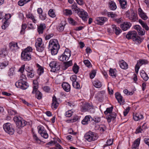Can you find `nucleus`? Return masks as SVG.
Listing matches in <instances>:
<instances>
[{
    "instance_id": "f257e3e1",
    "label": "nucleus",
    "mask_w": 149,
    "mask_h": 149,
    "mask_svg": "<svg viewBox=\"0 0 149 149\" xmlns=\"http://www.w3.org/2000/svg\"><path fill=\"white\" fill-rule=\"evenodd\" d=\"M49 47L50 49L52 55L56 54L60 48L58 40L56 39L51 40L49 42Z\"/></svg>"
},
{
    "instance_id": "f03ea898",
    "label": "nucleus",
    "mask_w": 149,
    "mask_h": 149,
    "mask_svg": "<svg viewBox=\"0 0 149 149\" xmlns=\"http://www.w3.org/2000/svg\"><path fill=\"white\" fill-rule=\"evenodd\" d=\"M126 38L128 39H132L133 41L140 43L141 42V39L136 35V32L134 31H130L126 35Z\"/></svg>"
},
{
    "instance_id": "7ed1b4c3",
    "label": "nucleus",
    "mask_w": 149,
    "mask_h": 149,
    "mask_svg": "<svg viewBox=\"0 0 149 149\" xmlns=\"http://www.w3.org/2000/svg\"><path fill=\"white\" fill-rule=\"evenodd\" d=\"M85 139L87 141L91 142L96 140L98 137L96 134L91 131L86 133L84 136Z\"/></svg>"
},
{
    "instance_id": "20e7f679",
    "label": "nucleus",
    "mask_w": 149,
    "mask_h": 149,
    "mask_svg": "<svg viewBox=\"0 0 149 149\" xmlns=\"http://www.w3.org/2000/svg\"><path fill=\"white\" fill-rule=\"evenodd\" d=\"M13 119L19 128L20 127H23L26 125V122L23 120L19 116H15Z\"/></svg>"
},
{
    "instance_id": "39448f33",
    "label": "nucleus",
    "mask_w": 149,
    "mask_h": 149,
    "mask_svg": "<svg viewBox=\"0 0 149 149\" xmlns=\"http://www.w3.org/2000/svg\"><path fill=\"white\" fill-rule=\"evenodd\" d=\"M15 85L17 88L23 90H25L29 87L28 84L22 79H20L16 82Z\"/></svg>"
},
{
    "instance_id": "423d86ee",
    "label": "nucleus",
    "mask_w": 149,
    "mask_h": 149,
    "mask_svg": "<svg viewBox=\"0 0 149 149\" xmlns=\"http://www.w3.org/2000/svg\"><path fill=\"white\" fill-rule=\"evenodd\" d=\"M35 46L38 51L41 52L44 50L45 47L44 45L42 43V40L41 38H38L37 39Z\"/></svg>"
},
{
    "instance_id": "0eeeda50",
    "label": "nucleus",
    "mask_w": 149,
    "mask_h": 149,
    "mask_svg": "<svg viewBox=\"0 0 149 149\" xmlns=\"http://www.w3.org/2000/svg\"><path fill=\"white\" fill-rule=\"evenodd\" d=\"M126 16L132 22H135L137 21L138 19L137 15L132 11L130 13L129 11L127 12L126 14Z\"/></svg>"
},
{
    "instance_id": "6e6552de",
    "label": "nucleus",
    "mask_w": 149,
    "mask_h": 149,
    "mask_svg": "<svg viewBox=\"0 0 149 149\" xmlns=\"http://www.w3.org/2000/svg\"><path fill=\"white\" fill-rule=\"evenodd\" d=\"M3 127L4 130L9 134L13 135L14 134V130L10 123H8L4 124Z\"/></svg>"
},
{
    "instance_id": "1a4fd4ad",
    "label": "nucleus",
    "mask_w": 149,
    "mask_h": 149,
    "mask_svg": "<svg viewBox=\"0 0 149 149\" xmlns=\"http://www.w3.org/2000/svg\"><path fill=\"white\" fill-rule=\"evenodd\" d=\"M38 133L41 136L45 139L48 138V135L44 127L42 126H39L38 127Z\"/></svg>"
},
{
    "instance_id": "9d476101",
    "label": "nucleus",
    "mask_w": 149,
    "mask_h": 149,
    "mask_svg": "<svg viewBox=\"0 0 149 149\" xmlns=\"http://www.w3.org/2000/svg\"><path fill=\"white\" fill-rule=\"evenodd\" d=\"M49 66L54 70V72L57 71L60 69L59 65L56 61H52L49 63Z\"/></svg>"
},
{
    "instance_id": "9b49d317",
    "label": "nucleus",
    "mask_w": 149,
    "mask_h": 149,
    "mask_svg": "<svg viewBox=\"0 0 149 149\" xmlns=\"http://www.w3.org/2000/svg\"><path fill=\"white\" fill-rule=\"evenodd\" d=\"M107 20V19L106 17H98L96 18L95 22L98 24L102 25Z\"/></svg>"
},
{
    "instance_id": "f8f14e48",
    "label": "nucleus",
    "mask_w": 149,
    "mask_h": 149,
    "mask_svg": "<svg viewBox=\"0 0 149 149\" xmlns=\"http://www.w3.org/2000/svg\"><path fill=\"white\" fill-rule=\"evenodd\" d=\"M21 58L22 59L25 61L29 60L31 58L30 53L22 51L21 54Z\"/></svg>"
},
{
    "instance_id": "ddd939ff",
    "label": "nucleus",
    "mask_w": 149,
    "mask_h": 149,
    "mask_svg": "<svg viewBox=\"0 0 149 149\" xmlns=\"http://www.w3.org/2000/svg\"><path fill=\"white\" fill-rule=\"evenodd\" d=\"M25 70L27 72V76L29 77L32 78L34 76V71L32 68L30 67L29 66L26 67Z\"/></svg>"
},
{
    "instance_id": "4468645a",
    "label": "nucleus",
    "mask_w": 149,
    "mask_h": 149,
    "mask_svg": "<svg viewBox=\"0 0 149 149\" xmlns=\"http://www.w3.org/2000/svg\"><path fill=\"white\" fill-rule=\"evenodd\" d=\"M79 17L84 21H86L88 18V13L83 10H81L79 13Z\"/></svg>"
},
{
    "instance_id": "2eb2a0df",
    "label": "nucleus",
    "mask_w": 149,
    "mask_h": 149,
    "mask_svg": "<svg viewBox=\"0 0 149 149\" xmlns=\"http://www.w3.org/2000/svg\"><path fill=\"white\" fill-rule=\"evenodd\" d=\"M148 61L147 60H144L140 61L139 62H138L136 65L135 67V71L136 73L137 74L139 70V68L140 66L143 64H147Z\"/></svg>"
},
{
    "instance_id": "dca6fc26",
    "label": "nucleus",
    "mask_w": 149,
    "mask_h": 149,
    "mask_svg": "<svg viewBox=\"0 0 149 149\" xmlns=\"http://www.w3.org/2000/svg\"><path fill=\"white\" fill-rule=\"evenodd\" d=\"M131 26V24L128 22H124L120 25V27L124 31H126Z\"/></svg>"
},
{
    "instance_id": "f3484780",
    "label": "nucleus",
    "mask_w": 149,
    "mask_h": 149,
    "mask_svg": "<svg viewBox=\"0 0 149 149\" xmlns=\"http://www.w3.org/2000/svg\"><path fill=\"white\" fill-rule=\"evenodd\" d=\"M138 14L140 17L143 19L146 20L147 19L148 17L141 8H139L138 9Z\"/></svg>"
},
{
    "instance_id": "a211bd4d",
    "label": "nucleus",
    "mask_w": 149,
    "mask_h": 149,
    "mask_svg": "<svg viewBox=\"0 0 149 149\" xmlns=\"http://www.w3.org/2000/svg\"><path fill=\"white\" fill-rule=\"evenodd\" d=\"M116 98L118 100V102L120 104H123L124 102V100H123V97L121 95L118 93L117 92L115 94Z\"/></svg>"
},
{
    "instance_id": "6ab92c4d",
    "label": "nucleus",
    "mask_w": 149,
    "mask_h": 149,
    "mask_svg": "<svg viewBox=\"0 0 149 149\" xmlns=\"http://www.w3.org/2000/svg\"><path fill=\"white\" fill-rule=\"evenodd\" d=\"M9 46L10 49L12 50H17L19 48L17 43L14 42H10Z\"/></svg>"
},
{
    "instance_id": "aec40b11",
    "label": "nucleus",
    "mask_w": 149,
    "mask_h": 149,
    "mask_svg": "<svg viewBox=\"0 0 149 149\" xmlns=\"http://www.w3.org/2000/svg\"><path fill=\"white\" fill-rule=\"evenodd\" d=\"M62 87L63 89L66 92H68L70 90V85L67 82H63L62 85Z\"/></svg>"
},
{
    "instance_id": "412c9836",
    "label": "nucleus",
    "mask_w": 149,
    "mask_h": 149,
    "mask_svg": "<svg viewBox=\"0 0 149 149\" xmlns=\"http://www.w3.org/2000/svg\"><path fill=\"white\" fill-rule=\"evenodd\" d=\"M140 142V139H137L134 142L132 146V149H138V147Z\"/></svg>"
},
{
    "instance_id": "4be33fe9",
    "label": "nucleus",
    "mask_w": 149,
    "mask_h": 149,
    "mask_svg": "<svg viewBox=\"0 0 149 149\" xmlns=\"http://www.w3.org/2000/svg\"><path fill=\"white\" fill-rule=\"evenodd\" d=\"M111 27L114 32L116 35H119L121 32V30L118 27H117L115 25H112Z\"/></svg>"
},
{
    "instance_id": "5701e85b",
    "label": "nucleus",
    "mask_w": 149,
    "mask_h": 149,
    "mask_svg": "<svg viewBox=\"0 0 149 149\" xmlns=\"http://www.w3.org/2000/svg\"><path fill=\"white\" fill-rule=\"evenodd\" d=\"M46 26L45 24H41L38 26V31L39 34L43 33L44 30L45 29Z\"/></svg>"
},
{
    "instance_id": "b1692460",
    "label": "nucleus",
    "mask_w": 149,
    "mask_h": 149,
    "mask_svg": "<svg viewBox=\"0 0 149 149\" xmlns=\"http://www.w3.org/2000/svg\"><path fill=\"white\" fill-rule=\"evenodd\" d=\"M93 83L94 86L97 88H100L102 85V83L98 80H94Z\"/></svg>"
},
{
    "instance_id": "393cba45",
    "label": "nucleus",
    "mask_w": 149,
    "mask_h": 149,
    "mask_svg": "<svg viewBox=\"0 0 149 149\" xmlns=\"http://www.w3.org/2000/svg\"><path fill=\"white\" fill-rule=\"evenodd\" d=\"M91 117L90 116H87L82 121V123L84 125L88 124L90 121V119Z\"/></svg>"
},
{
    "instance_id": "a878e982",
    "label": "nucleus",
    "mask_w": 149,
    "mask_h": 149,
    "mask_svg": "<svg viewBox=\"0 0 149 149\" xmlns=\"http://www.w3.org/2000/svg\"><path fill=\"white\" fill-rule=\"evenodd\" d=\"M143 118V116L140 113H137L135 115H133V118L135 121H138L142 119Z\"/></svg>"
},
{
    "instance_id": "bb28decb",
    "label": "nucleus",
    "mask_w": 149,
    "mask_h": 149,
    "mask_svg": "<svg viewBox=\"0 0 149 149\" xmlns=\"http://www.w3.org/2000/svg\"><path fill=\"white\" fill-rule=\"evenodd\" d=\"M120 66L123 69H127L128 68V65L127 63L124 61L122 60L120 62Z\"/></svg>"
},
{
    "instance_id": "cd10ccee",
    "label": "nucleus",
    "mask_w": 149,
    "mask_h": 149,
    "mask_svg": "<svg viewBox=\"0 0 149 149\" xmlns=\"http://www.w3.org/2000/svg\"><path fill=\"white\" fill-rule=\"evenodd\" d=\"M109 7L112 10H115L117 8V6L115 3L113 1H111L109 3Z\"/></svg>"
},
{
    "instance_id": "c85d7f7f",
    "label": "nucleus",
    "mask_w": 149,
    "mask_h": 149,
    "mask_svg": "<svg viewBox=\"0 0 149 149\" xmlns=\"http://www.w3.org/2000/svg\"><path fill=\"white\" fill-rule=\"evenodd\" d=\"M93 108L92 106L89 104L87 103L86 105L82 107V111L85 112L88 111L90 109Z\"/></svg>"
},
{
    "instance_id": "c756f323",
    "label": "nucleus",
    "mask_w": 149,
    "mask_h": 149,
    "mask_svg": "<svg viewBox=\"0 0 149 149\" xmlns=\"http://www.w3.org/2000/svg\"><path fill=\"white\" fill-rule=\"evenodd\" d=\"M140 74L141 77L144 80L146 81L148 80V77L144 71L142 70L140 72Z\"/></svg>"
},
{
    "instance_id": "7c9ffc66",
    "label": "nucleus",
    "mask_w": 149,
    "mask_h": 149,
    "mask_svg": "<svg viewBox=\"0 0 149 149\" xmlns=\"http://www.w3.org/2000/svg\"><path fill=\"white\" fill-rule=\"evenodd\" d=\"M119 1L121 8L124 9L126 7L127 2L125 0H118Z\"/></svg>"
},
{
    "instance_id": "2f4dec72",
    "label": "nucleus",
    "mask_w": 149,
    "mask_h": 149,
    "mask_svg": "<svg viewBox=\"0 0 149 149\" xmlns=\"http://www.w3.org/2000/svg\"><path fill=\"white\" fill-rule=\"evenodd\" d=\"M139 22L141 24L143 28L145 29L146 30L148 31L149 30V28L146 23L141 19H139Z\"/></svg>"
},
{
    "instance_id": "473e14b6",
    "label": "nucleus",
    "mask_w": 149,
    "mask_h": 149,
    "mask_svg": "<svg viewBox=\"0 0 149 149\" xmlns=\"http://www.w3.org/2000/svg\"><path fill=\"white\" fill-rule=\"evenodd\" d=\"M36 66L38 68L37 73L39 75H41L44 72L43 68L38 64H36Z\"/></svg>"
},
{
    "instance_id": "72a5a7b5",
    "label": "nucleus",
    "mask_w": 149,
    "mask_h": 149,
    "mask_svg": "<svg viewBox=\"0 0 149 149\" xmlns=\"http://www.w3.org/2000/svg\"><path fill=\"white\" fill-rule=\"evenodd\" d=\"M71 51L70 50L68 49H66L63 54L65 55V56L69 59V58L71 56Z\"/></svg>"
},
{
    "instance_id": "f704fd0d",
    "label": "nucleus",
    "mask_w": 149,
    "mask_h": 149,
    "mask_svg": "<svg viewBox=\"0 0 149 149\" xmlns=\"http://www.w3.org/2000/svg\"><path fill=\"white\" fill-rule=\"evenodd\" d=\"M72 9L73 11L78 13H79V12L81 10V9L79 8L77 6L76 4H73L72 6Z\"/></svg>"
},
{
    "instance_id": "c9c22d12",
    "label": "nucleus",
    "mask_w": 149,
    "mask_h": 149,
    "mask_svg": "<svg viewBox=\"0 0 149 149\" xmlns=\"http://www.w3.org/2000/svg\"><path fill=\"white\" fill-rule=\"evenodd\" d=\"M63 14L66 16H70L72 14V12L71 10L66 9L63 11Z\"/></svg>"
},
{
    "instance_id": "e433bc0d",
    "label": "nucleus",
    "mask_w": 149,
    "mask_h": 149,
    "mask_svg": "<svg viewBox=\"0 0 149 149\" xmlns=\"http://www.w3.org/2000/svg\"><path fill=\"white\" fill-rule=\"evenodd\" d=\"M58 59L60 61L63 62L65 61H67L68 60V59L67 57L65 56L63 54L59 56Z\"/></svg>"
},
{
    "instance_id": "4c0bfd02",
    "label": "nucleus",
    "mask_w": 149,
    "mask_h": 149,
    "mask_svg": "<svg viewBox=\"0 0 149 149\" xmlns=\"http://www.w3.org/2000/svg\"><path fill=\"white\" fill-rule=\"evenodd\" d=\"M26 16L27 18L31 19L34 23H36V21L35 19L34 16L32 14L29 13L27 14Z\"/></svg>"
},
{
    "instance_id": "58836bf2",
    "label": "nucleus",
    "mask_w": 149,
    "mask_h": 149,
    "mask_svg": "<svg viewBox=\"0 0 149 149\" xmlns=\"http://www.w3.org/2000/svg\"><path fill=\"white\" fill-rule=\"evenodd\" d=\"M79 69V67L76 63H75L73 67L72 70L73 72L75 74H77L78 73V70Z\"/></svg>"
},
{
    "instance_id": "ea45409f",
    "label": "nucleus",
    "mask_w": 149,
    "mask_h": 149,
    "mask_svg": "<svg viewBox=\"0 0 149 149\" xmlns=\"http://www.w3.org/2000/svg\"><path fill=\"white\" fill-rule=\"evenodd\" d=\"M72 64V62L71 61H70L68 62H64L65 70L69 66H71Z\"/></svg>"
},
{
    "instance_id": "a19ab883",
    "label": "nucleus",
    "mask_w": 149,
    "mask_h": 149,
    "mask_svg": "<svg viewBox=\"0 0 149 149\" xmlns=\"http://www.w3.org/2000/svg\"><path fill=\"white\" fill-rule=\"evenodd\" d=\"M68 22L69 23L73 25H76L77 24V22L71 18L68 19Z\"/></svg>"
},
{
    "instance_id": "79ce46f5",
    "label": "nucleus",
    "mask_w": 149,
    "mask_h": 149,
    "mask_svg": "<svg viewBox=\"0 0 149 149\" xmlns=\"http://www.w3.org/2000/svg\"><path fill=\"white\" fill-rule=\"evenodd\" d=\"M109 74L112 77H115L116 73L115 70L110 69L109 70Z\"/></svg>"
},
{
    "instance_id": "37998d69",
    "label": "nucleus",
    "mask_w": 149,
    "mask_h": 149,
    "mask_svg": "<svg viewBox=\"0 0 149 149\" xmlns=\"http://www.w3.org/2000/svg\"><path fill=\"white\" fill-rule=\"evenodd\" d=\"M72 86L76 89H79L80 88V85L78 82L76 81H74L72 82Z\"/></svg>"
},
{
    "instance_id": "c03bdc74",
    "label": "nucleus",
    "mask_w": 149,
    "mask_h": 149,
    "mask_svg": "<svg viewBox=\"0 0 149 149\" xmlns=\"http://www.w3.org/2000/svg\"><path fill=\"white\" fill-rule=\"evenodd\" d=\"M65 25L60 24L57 27V30L59 31H63Z\"/></svg>"
},
{
    "instance_id": "a18cd8bd",
    "label": "nucleus",
    "mask_w": 149,
    "mask_h": 149,
    "mask_svg": "<svg viewBox=\"0 0 149 149\" xmlns=\"http://www.w3.org/2000/svg\"><path fill=\"white\" fill-rule=\"evenodd\" d=\"M33 139L36 141V142L38 143H40V142L41 141L38 138L36 134L33 133Z\"/></svg>"
},
{
    "instance_id": "49530a36",
    "label": "nucleus",
    "mask_w": 149,
    "mask_h": 149,
    "mask_svg": "<svg viewBox=\"0 0 149 149\" xmlns=\"http://www.w3.org/2000/svg\"><path fill=\"white\" fill-rule=\"evenodd\" d=\"M107 16L109 17L113 18L116 17L117 15L115 13L112 12H108L107 13Z\"/></svg>"
},
{
    "instance_id": "de8ad7c7",
    "label": "nucleus",
    "mask_w": 149,
    "mask_h": 149,
    "mask_svg": "<svg viewBox=\"0 0 149 149\" xmlns=\"http://www.w3.org/2000/svg\"><path fill=\"white\" fill-rule=\"evenodd\" d=\"M48 13L49 15L52 17H54L56 16L55 14L52 9H50L48 11Z\"/></svg>"
},
{
    "instance_id": "09e8293b",
    "label": "nucleus",
    "mask_w": 149,
    "mask_h": 149,
    "mask_svg": "<svg viewBox=\"0 0 149 149\" xmlns=\"http://www.w3.org/2000/svg\"><path fill=\"white\" fill-rule=\"evenodd\" d=\"M7 54V52L6 48H3L0 50V55H3L4 56H5Z\"/></svg>"
},
{
    "instance_id": "8fccbe9b",
    "label": "nucleus",
    "mask_w": 149,
    "mask_h": 149,
    "mask_svg": "<svg viewBox=\"0 0 149 149\" xmlns=\"http://www.w3.org/2000/svg\"><path fill=\"white\" fill-rule=\"evenodd\" d=\"M36 97L38 99H40L42 97V94L39 91H38L36 92Z\"/></svg>"
},
{
    "instance_id": "3c124183",
    "label": "nucleus",
    "mask_w": 149,
    "mask_h": 149,
    "mask_svg": "<svg viewBox=\"0 0 149 149\" xmlns=\"http://www.w3.org/2000/svg\"><path fill=\"white\" fill-rule=\"evenodd\" d=\"M8 65V63L6 62H4L3 63H0V68L1 69L4 68Z\"/></svg>"
},
{
    "instance_id": "603ef678",
    "label": "nucleus",
    "mask_w": 149,
    "mask_h": 149,
    "mask_svg": "<svg viewBox=\"0 0 149 149\" xmlns=\"http://www.w3.org/2000/svg\"><path fill=\"white\" fill-rule=\"evenodd\" d=\"M113 107H111L108 108L107 109L106 111L104 112V113L105 115L107 114L108 113H110L112 111Z\"/></svg>"
},
{
    "instance_id": "864d4df0",
    "label": "nucleus",
    "mask_w": 149,
    "mask_h": 149,
    "mask_svg": "<svg viewBox=\"0 0 149 149\" xmlns=\"http://www.w3.org/2000/svg\"><path fill=\"white\" fill-rule=\"evenodd\" d=\"M79 119L78 116L77 115L74 116L72 119L69 120V122H74L77 121Z\"/></svg>"
},
{
    "instance_id": "5fc2aeb1",
    "label": "nucleus",
    "mask_w": 149,
    "mask_h": 149,
    "mask_svg": "<svg viewBox=\"0 0 149 149\" xmlns=\"http://www.w3.org/2000/svg\"><path fill=\"white\" fill-rule=\"evenodd\" d=\"M27 25L26 24H23L22 26V30L20 31L21 34H24V31L25 29L26 28Z\"/></svg>"
},
{
    "instance_id": "6e6d98bb",
    "label": "nucleus",
    "mask_w": 149,
    "mask_h": 149,
    "mask_svg": "<svg viewBox=\"0 0 149 149\" xmlns=\"http://www.w3.org/2000/svg\"><path fill=\"white\" fill-rule=\"evenodd\" d=\"M96 74V70H93L91 72L90 74V77L91 79H93L94 78Z\"/></svg>"
},
{
    "instance_id": "4d7b16f0",
    "label": "nucleus",
    "mask_w": 149,
    "mask_h": 149,
    "mask_svg": "<svg viewBox=\"0 0 149 149\" xmlns=\"http://www.w3.org/2000/svg\"><path fill=\"white\" fill-rule=\"evenodd\" d=\"M58 102H54L52 103V109H56L58 106Z\"/></svg>"
},
{
    "instance_id": "13d9d810",
    "label": "nucleus",
    "mask_w": 149,
    "mask_h": 149,
    "mask_svg": "<svg viewBox=\"0 0 149 149\" xmlns=\"http://www.w3.org/2000/svg\"><path fill=\"white\" fill-rule=\"evenodd\" d=\"M73 113V112L71 110L68 111L66 112L65 116L67 117H70L72 116Z\"/></svg>"
},
{
    "instance_id": "bf43d9fd",
    "label": "nucleus",
    "mask_w": 149,
    "mask_h": 149,
    "mask_svg": "<svg viewBox=\"0 0 149 149\" xmlns=\"http://www.w3.org/2000/svg\"><path fill=\"white\" fill-rule=\"evenodd\" d=\"M108 116L112 118L113 120H114L116 117V113L113 112L112 113Z\"/></svg>"
},
{
    "instance_id": "052dcab7",
    "label": "nucleus",
    "mask_w": 149,
    "mask_h": 149,
    "mask_svg": "<svg viewBox=\"0 0 149 149\" xmlns=\"http://www.w3.org/2000/svg\"><path fill=\"white\" fill-rule=\"evenodd\" d=\"M113 142V139H109L107 142V146H110L112 144Z\"/></svg>"
},
{
    "instance_id": "680f3d73",
    "label": "nucleus",
    "mask_w": 149,
    "mask_h": 149,
    "mask_svg": "<svg viewBox=\"0 0 149 149\" xmlns=\"http://www.w3.org/2000/svg\"><path fill=\"white\" fill-rule=\"evenodd\" d=\"M130 109V107H127L126 109L123 112V114L125 116H126L128 113L129 112V110Z\"/></svg>"
},
{
    "instance_id": "e2e57ef3",
    "label": "nucleus",
    "mask_w": 149,
    "mask_h": 149,
    "mask_svg": "<svg viewBox=\"0 0 149 149\" xmlns=\"http://www.w3.org/2000/svg\"><path fill=\"white\" fill-rule=\"evenodd\" d=\"M18 5L20 6H22L24 4H26V2L24 0H19L18 3Z\"/></svg>"
},
{
    "instance_id": "0e129e2a",
    "label": "nucleus",
    "mask_w": 149,
    "mask_h": 149,
    "mask_svg": "<svg viewBox=\"0 0 149 149\" xmlns=\"http://www.w3.org/2000/svg\"><path fill=\"white\" fill-rule=\"evenodd\" d=\"M139 35L143 36L145 34V31L144 29L141 28V29L139 30L138 31Z\"/></svg>"
},
{
    "instance_id": "69168bd1",
    "label": "nucleus",
    "mask_w": 149,
    "mask_h": 149,
    "mask_svg": "<svg viewBox=\"0 0 149 149\" xmlns=\"http://www.w3.org/2000/svg\"><path fill=\"white\" fill-rule=\"evenodd\" d=\"M84 63L85 65L88 67H89L90 66L91 63L88 60H86L84 61Z\"/></svg>"
},
{
    "instance_id": "338daca9",
    "label": "nucleus",
    "mask_w": 149,
    "mask_h": 149,
    "mask_svg": "<svg viewBox=\"0 0 149 149\" xmlns=\"http://www.w3.org/2000/svg\"><path fill=\"white\" fill-rule=\"evenodd\" d=\"M93 120L95 123H98L101 120V118L100 117L95 116L93 118Z\"/></svg>"
},
{
    "instance_id": "774afa93",
    "label": "nucleus",
    "mask_w": 149,
    "mask_h": 149,
    "mask_svg": "<svg viewBox=\"0 0 149 149\" xmlns=\"http://www.w3.org/2000/svg\"><path fill=\"white\" fill-rule=\"evenodd\" d=\"M38 86L37 85H34L33 87V91L32 92V93L34 94L37 91H38Z\"/></svg>"
}]
</instances>
